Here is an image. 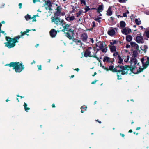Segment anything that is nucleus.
<instances>
[{"mask_svg":"<svg viewBox=\"0 0 149 149\" xmlns=\"http://www.w3.org/2000/svg\"><path fill=\"white\" fill-rule=\"evenodd\" d=\"M127 0H119V2L120 3H123L126 2Z\"/></svg>","mask_w":149,"mask_h":149,"instance_id":"nucleus-41","label":"nucleus"},{"mask_svg":"<svg viewBox=\"0 0 149 149\" xmlns=\"http://www.w3.org/2000/svg\"><path fill=\"white\" fill-rule=\"evenodd\" d=\"M90 41H91V43H93L94 42V40L93 38L91 39Z\"/></svg>","mask_w":149,"mask_h":149,"instance_id":"nucleus-54","label":"nucleus"},{"mask_svg":"<svg viewBox=\"0 0 149 149\" xmlns=\"http://www.w3.org/2000/svg\"><path fill=\"white\" fill-rule=\"evenodd\" d=\"M27 104L25 103H24V107L25 109V111L27 112V110H29L30 109V108L28 107H27Z\"/></svg>","mask_w":149,"mask_h":149,"instance_id":"nucleus-30","label":"nucleus"},{"mask_svg":"<svg viewBox=\"0 0 149 149\" xmlns=\"http://www.w3.org/2000/svg\"><path fill=\"white\" fill-rule=\"evenodd\" d=\"M80 0V1L81 2V3H83L85 5L86 4V3L85 1V0Z\"/></svg>","mask_w":149,"mask_h":149,"instance_id":"nucleus-44","label":"nucleus"},{"mask_svg":"<svg viewBox=\"0 0 149 149\" xmlns=\"http://www.w3.org/2000/svg\"><path fill=\"white\" fill-rule=\"evenodd\" d=\"M6 65H9L12 67L15 70L16 72H20L24 69V66L21 63L18 62H11L9 64H6Z\"/></svg>","mask_w":149,"mask_h":149,"instance_id":"nucleus-3","label":"nucleus"},{"mask_svg":"<svg viewBox=\"0 0 149 149\" xmlns=\"http://www.w3.org/2000/svg\"><path fill=\"white\" fill-rule=\"evenodd\" d=\"M141 27V29H143V26H141V27Z\"/></svg>","mask_w":149,"mask_h":149,"instance_id":"nucleus-64","label":"nucleus"},{"mask_svg":"<svg viewBox=\"0 0 149 149\" xmlns=\"http://www.w3.org/2000/svg\"><path fill=\"white\" fill-rule=\"evenodd\" d=\"M135 21L136 24L137 25H139L141 23V21L139 19H136Z\"/></svg>","mask_w":149,"mask_h":149,"instance_id":"nucleus-31","label":"nucleus"},{"mask_svg":"<svg viewBox=\"0 0 149 149\" xmlns=\"http://www.w3.org/2000/svg\"><path fill=\"white\" fill-rule=\"evenodd\" d=\"M111 7H109L107 11V15L108 16H111L112 15V12L111 10Z\"/></svg>","mask_w":149,"mask_h":149,"instance_id":"nucleus-20","label":"nucleus"},{"mask_svg":"<svg viewBox=\"0 0 149 149\" xmlns=\"http://www.w3.org/2000/svg\"><path fill=\"white\" fill-rule=\"evenodd\" d=\"M65 19L67 21L71 22L75 19V17L74 16L70 17V15H66L65 16Z\"/></svg>","mask_w":149,"mask_h":149,"instance_id":"nucleus-13","label":"nucleus"},{"mask_svg":"<svg viewBox=\"0 0 149 149\" xmlns=\"http://www.w3.org/2000/svg\"><path fill=\"white\" fill-rule=\"evenodd\" d=\"M126 26L125 22L123 21H122L120 22V26L121 29L124 28Z\"/></svg>","mask_w":149,"mask_h":149,"instance_id":"nucleus-21","label":"nucleus"},{"mask_svg":"<svg viewBox=\"0 0 149 149\" xmlns=\"http://www.w3.org/2000/svg\"><path fill=\"white\" fill-rule=\"evenodd\" d=\"M131 46L134 49L138 50L139 48V46L138 44L135 42H131L130 43Z\"/></svg>","mask_w":149,"mask_h":149,"instance_id":"nucleus-16","label":"nucleus"},{"mask_svg":"<svg viewBox=\"0 0 149 149\" xmlns=\"http://www.w3.org/2000/svg\"><path fill=\"white\" fill-rule=\"evenodd\" d=\"M143 49H141L143 50V51L145 52L148 49V47L147 45H145L143 47Z\"/></svg>","mask_w":149,"mask_h":149,"instance_id":"nucleus-33","label":"nucleus"},{"mask_svg":"<svg viewBox=\"0 0 149 149\" xmlns=\"http://www.w3.org/2000/svg\"><path fill=\"white\" fill-rule=\"evenodd\" d=\"M129 56H124L123 59H124V61L125 62H127L128 61L129 59Z\"/></svg>","mask_w":149,"mask_h":149,"instance_id":"nucleus-28","label":"nucleus"},{"mask_svg":"<svg viewBox=\"0 0 149 149\" xmlns=\"http://www.w3.org/2000/svg\"><path fill=\"white\" fill-rule=\"evenodd\" d=\"M81 38L82 41L86 43H88V41H90L91 39L88 37L86 33L82 34L81 36Z\"/></svg>","mask_w":149,"mask_h":149,"instance_id":"nucleus-8","label":"nucleus"},{"mask_svg":"<svg viewBox=\"0 0 149 149\" xmlns=\"http://www.w3.org/2000/svg\"><path fill=\"white\" fill-rule=\"evenodd\" d=\"M115 31L113 29H111L108 31V34L110 36H113L115 34Z\"/></svg>","mask_w":149,"mask_h":149,"instance_id":"nucleus-18","label":"nucleus"},{"mask_svg":"<svg viewBox=\"0 0 149 149\" xmlns=\"http://www.w3.org/2000/svg\"><path fill=\"white\" fill-rule=\"evenodd\" d=\"M133 54L134 55V56H136L137 54V52L136 51H134L133 52Z\"/></svg>","mask_w":149,"mask_h":149,"instance_id":"nucleus-46","label":"nucleus"},{"mask_svg":"<svg viewBox=\"0 0 149 149\" xmlns=\"http://www.w3.org/2000/svg\"><path fill=\"white\" fill-rule=\"evenodd\" d=\"M118 52H115L113 54V55L114 56H115V57L116 56H118Z\"/></svg>","mask_w":149,"mask_h":149,"instance_id":"nucleus-42","label":"nucleus"},{"mask_svg":"<svg viewBox=\"0 0 149 149\" xmlns=\"http://www.w3.org/2000/svg\"><path fill=\"white\" fill-rule=\"evenodd\" d=\"M114 68V67L113 65H110L109 67V68L107 67V68H104V69L107 71H108L109 70L112 71L113 72H117V69L115 68Z\"/></svg>","mask_w":149,"mask_h":149,"instance_id":"nucleus-15","label":"nucleus"},{"mask_svg":"<svg viewBox=\"0 0 149 149\" xmlns=\"http://www.w3.org/2000/svg\"><path fill=\"white\" fill-rule=\"evenodd\" d=\"M25 18L26 20L27 21L29 19H31V16L27 14V15L25 16Z\"/></svg>","mask_w":149,"mask_h":149,"instance_id":"nucleus-29","label":"nucleus"},{"mask_svg":"<svg viewBox=\"0 0 149 149\" xmlns=\"http://www.w3.org/2000/svg\"><path fill=\"white\" fill-rule=\"evenodd\" d=\"M123 16L124 17H126L127 16V15L126 13H124L123 14Z\"/></svg>","mask_w":149,"mask_h":149,"instance_id":"nucleus-53","label":"nucleus"},{"mask_svg":"<svg viewBox=\"0 0 149 149\" xmlns=\"http://www.w3.org/2000/svg\"><path fill=\"white\" fill-rule=\"evenodd\" d=\"M52 22H54L55 24L57 25L61 24L62 23L64 22L63 20H60V19L57 17H53L51 18Z\"/></svg>","mask_w":149,"mask_h":149,"instance_id":"nucleus-7","label":"nucleus"},{"mask_svg":"<svg viewBox=\"0 0 149 149\" xmlns=\"http://www.w3.org/2000/svg\"><path fill=\"white\" fill-rule=\"evenodd\" d=\"M22 4L21 3L19 4V8L21 9L22 8Z\"/></svg>","mask_w":149,"mask_h":149,"instance_id":"nucleus-48","label":"nucleus"},{"mask_svg":"<svg viewBox=\"0 0 149 149\" xmlns=\"http://www.w3.org/2000/svg\"><path fill=\"white\" fill-rule=\"evenodd\" d=\"M76 44L79 45L80 47L83 48L84 47V44L80 40H78L76 41Z\"/></svg>","mask_w":149,"mask_h":149,"instance_id":"nucleus-19","label":"nucleus"},{"mask_svg":"<svg viewBox=\"0 0 149 149\" xmlns=\"http://www.w3.org/2000/svg\"><path fill=\"white\" fill-rule=\"evenodd\" d=\"M125 13H126V14H127V13H129V12L128 10H127V11H126V12Z\"/></svg>","mask_w":149,"mask_h":149,"instance_id":"nucleus-61","label":"nucleus"},{"mask_svg":"<svg viewBox=\"0 0 149 149\" xmlns=\"http://www.w3.org/2000/svg\"><path fill=\"white\" fill-rule=\"evenodd\" d=\"M36 17H35V16H34V15L33 16V17H31V19H33V22L36 21Z\"/></svg>","mask_w":149,"mask_h":149,"instance_id":"nucleus-38","label":"nucleus"},{"mask_svg":"<svg viewBox=\"0 0 149 149\" xmlns=\"http://www.w3.org/2000/svg\"><path fill=\"white\" fill-rule=\"evenodd\" d=\"M35 62L34 61H33V62L32 63H31V64H32L33 63H35Z\"/></svg>","mask_w":149,"mask_h":149,"instance_id":"nucleus-58","label":"nucleus"},{"mask_svg":"<svg viewBox=\"0 0 149 149\" xmlns=\"http://www.w3.org/2000/svg\"><path fill=\"white\" fill-rule=\"evenodd\" d=\"M87 108V107L86 106H82L81 107V113H83L84 112L82 110H86Z\"/></svg>","mask_w":149,"mask_h":149,"instance_id":"nucleus-32","label":"nucleus"},{"mask_svg":"<svg viewBox=\"0 0 149 149\" xmlns=\"http://www.w3.org/2000/svg\"><path fill=\"white\" fill-rule=\"evenodd\" d=\"M143 68L141 66L139 67V69L137 70V73H138L142 72L143 70L146 68L149 65V57L146 56L143 57L141 59Z\"/></svg>","mask_w":149,"mask_h":149,"instance_id":"nucleus-4","label":"nucleus"},{"mask_svg":"<svg viewBox=\"0 0 149 149\" xmlns=\"http://www.w3.org/2000/svg\"><path fill=\"white\" fill-rule=\"evenodd\" d=\"M140 129V127H137L136 128V130H139Z\"/></svg>","mask_w":149,"mask_h":149,"instance_id":"nucleus-59","label":"nucleus"},{"mask_svg":"<svg viewBox=\"0 0 149 149\" xmlns=\"http://www.w3.org/2000/svg\"><path fill=\"white\" fill-rule=\"evenodd\" d=\"M53 4L49 0H47L45 1V5L46 8L50 10H52V7Z\"/></svg>","mask_w":149,"mask_h":149,"instance_id":"nucleus-9","label":"nucleus"},{"mask_svg":"<svg viewBox=\"0 0 149 149\" xmlns=\"http://www.w3.org/2000/svg\"><path fill=\"white\" fill-rule=\"evenodd\" d=\"M38 69L40 70H41V65H40L39 66L38 65Z\"/></svg>","mask_w":149,"mask_h":149,"instance_id":"nucleus-49","label":"nucleus"},{"mask_svg":"<svg viewBox=\"0 0 149 149\" xmlns=\"http://www.w3.org/2000/svg\"><path fill=\"white\" fill-rule=\"evenodd\" d=\"M126 40L128 42H130L132 40V36L130 35H127L126 36Z\"/></svg>","mask_w":149,"mask_h":149,"instance_id":"nucleus-24","label":"nucleus"},{"mask_svg":"<svg viewBox=\"0 0 149 149\" xmlns=\"http://www.w3.org/2000/svg\"><path fill=\"white\" fill-rule=\"evenodd\" d=\"M61 15L62 16H64V15H65V13L64 12H63L61 13Z\"/></svg>","mask_w":149,"mask_h":149,"instance_id":"nucleus-51","label":"nucleus"},{"mask_svg":"<svg viewBox=\"0 0 149 149\" xmlns=\"http://www.w3.org/2000/svg\"><path fill=\"white\" fill-rule=\"evenodd\" d=\"M130 47V45L128 44H127L126 45V47L127 48H129Z\"/></svg>","mask_w":149,"mask_h":149,"instance_id":"nucleus-52","label":"nucleus"},{"mask_svg":"<svg viewBox=\"0 0 149 149\" xmlns=\"http://www.w3.org/2000/svg\"><path fill=\"white\" fill-rule=\"evenodd\" d=\"M130 67L127 66H120V69L118 71V73H117V75L118 76V79H121V78L120 77L121 73L122 74H124L127 73L128 71L129 70Z\"/></svg>","mask_w":149,"mask_h":149,"instance_id":"nucleus-5","label":"nucleus"},{"mask_svg":"<svg viewBox=\"0 0 149 149\" xmlns=\"http://www.w3.org/2000/svg\"><path fill=\"white\" fill-rule=\"evenodd\" d=\"M52 106L53 107H55V105L54 104H53L52 105Z\"/></svg>","mask_w":149,"mask_h":149,"instance_id":"nucleus-57","label":"nucleus"},{"mask_svg":"<svg viewBox=\"0 0 149 149\" xmlns=\"http://www.w3.org/2000/svg\"><path fill=\"white\" fill-rule=\"evenodd\" d=\"M132 132V130H130L129 131V132H130V133H131V132Z\"/></svg>","mask_w":149,"mask_h":149,"instance_id":"nucleus-62","label":"nucleus"},{"mask_svg":"<svg viewBox=\"0 0 149 149\" xmlns=\"http://www.w3.org/2000/svg\"><path fill=\"white\" fill-rule=\"evenodd\" d=\"M130 60L132 63H134V64H136L137 63V60L135 58H131Z\"/></svg>","mask_w":149,"mask_h":149,"instance_id":"nucleus-25","label":"nucleus"},{"mask_svg":"<svg viewBox=\"0 0 149 149\" xmlns=\"http://www.w3.org/2000/svg\"><path fill=\"white\" fill-rule=\"evenodd\" d=\"M66 36L70 39H71L72 38V36L68 33H66Z\"/></svg>","mask_w":149,"mask_h":149,"instance_id":"nucleus-35","label":"nucleus"},{"mask_svg":"<svg viewBox=\"0 0 149 149\" xmlns=\"http://www.w3.org/2000/svg\"><path fill=\"white\" fill-rule=\"evenodd\" d=\"M62 9V8L61 6H59L57 7L56 12L54 14L55 16H58L60 15Z\"/></svg>","mask_w":149,"mask_h":149,"instance_id":"nucleus-12","label":"nucleus"},{"mask_svg":"<svg viewBox=\"0 0 149 149\" xmlns=\"http://www.w3.org/2000/svg\"><path fill=\"white\" fill-rule=\"evenodd\" d=\"M101 50H102V52L104 53H106L107 52V47H105V48L104 47L102 48V49H101Z\"/></svg>","mask_w":149,"mask_h":149,"instance_id":"nucleus-36","label":"nucleus"},{"mask_svg":"<svg viewBox=\"0 0 149 149\" xmlns=\"http://www.w3.org/2000/svg\"><path fill=\"white\" fill-rule=\"evenodd\" d=\"M98 47L100 48V50L102 49V48L104 47L103 43L102 42H99L98 43Z\"/></svg>","mask_w":149,"mask_h":149,"instance_id":"nucleus-23","label":"nucleus"},{"mask_svg":"<svg viewBox=\"0 0 149 149\" xmlns=\"http://www.w3.org/2000/svg\"><path fill=\"white\" fill-rule=\"evenodd\" d=\"M146 36L147 37L149 38V31H148L146 32Z\"/></svg>","mask_w":149,"mask_h":149,"instance_id":"nucleus-40","label":"nucleus"},{"mask_svg":"<svg viewBox=\"0 0 149 149\" xmlns=\"http://www.w3.org/2000/svg\"><path fill=\"white\" fill-rule=\"evenodd\" d=\"M38 1V0H33V2L34 3H36V2H37Z\"/></svg>","mask_w":149,"mask_h":149,"instance_id":"nucleus-50","label":"nucleus"},{"mask_svg":"<svg viewBox=\"0 0 149 149\" xmlns=\"http://www.w3.org/2000/svg\"><path fill=\"white\" fill-rule=\"evenodd\" d=\"M34 16H35V17H38L39 16H38V14H37V15H34Z\"/></svg>","mask_w":149,"mask_h":149,"instance_id":"nucleus-63","label":"nucleus"},{"mask_svg":"<svg viewBox=\"0 0 149 149\" xmlns=\"http://www.w3.org/2000/svg\"><path fill=\"white\" fill-rule=\"evenodd\" d=\"M136 41L139 44L143 43L144 42L143 37L141 36H138L136 38Z\"/></svg>","mask_w":149,"mask_h":149,"instance_id":"nucleus-11","label":"nucleus"},{"mask_svg":"<svg viewBox=\"0 0 149 149\" xmlns=\"http://www.w3.org/2000/svg\"><path fill=\"white\" fill-rule=\"evenodd\" d=\"M95 47L92 48L91 47H89L86 50L84 54V56L85 57H93L96 58L97 60L100 61L99 58L97 56L96 54L98 51V49L96 50Z\"/></svg>","mask_w":149,"mask_h":149,"instance_id":"nucleus-2","label":"nucleus"},{"mask_svg":"<svg viewBox=\"0 0 149 149\" xmlns=\"http://www.w3.org/2000/svg\"><path fill=\"white\" fill-rule=\"evenodd\" d=\"M90 10V8H89V7L88 6L86 8H85V13H86L88 11Z\"/></svg>","mask_w":149,"mask_h":149,"instance_id":"nucleus-43","label":"nucleus"},{"mask_svg":"<svg viewBox=\"0 0 149 149\" xmlns=\"http://www.w3.org/2000/svg\"><path fill=\"white\" fill-rule=\"evenodd\" d=\"M130 31V29L125 27L121 30V32L123 34L127 35L129 33Z\"/></svg>","mask_w":149,"mask_h":149,"instance_id":"nucleus-14","label":"nucleus"},{"mask_svg":"<svg viewBox=\"0 0 149 149\" xmlns=\"http://www.w3.org/2000/svg\"><path fill=\"white\" fill-rule=\"evenodd\" d=\"M61 25L63 28L62 30L63 32H64L65 31L71 32H72V29L70 28L71 24H66V22L64 21L61 24Z\"/></svg>","mask_w":149,"mask_h":149,"instance_id":"nucleus-6","label":"nucleus"},{"mask_svg":"<svg viewBox=\"0 0 149 149\" xmlns=\"http://www.w3.org/2000/svg\"><path fill=\"white\" fill-rule=\"evenodd\" d=\"M147 15H149V11L148 10H146L144 12Z\"/></svg>","mask_w":149,"mask_h":149,"instance_id":"nucleus-47","label":"nucleus"},{"mask_svg":"<svg viewBox=\"0 0 149 149\" xmlns=\"http://www.w3.org/2000/svg\"><path fill=\"white\" fill-rule=\"evenodd\" d=\"M101 19V17H98L97 18H96L95 19V21H97L98 22L100 23L101 22V21L100 20V19Z\"/></svg>","mask_w":149,"mask_h":149,"instance_id":"nucleus-39","label":"nucleus"},{"mask_svg":"<svg viewBox=\"0 0 149 149\" xmlns=\"http://www.w3.org/2000/svg\"><path fill=\"white\" fill-rule=\"evenodd\" d=\"M74 70L77 71H78L79 70V69L78 68H76V69H75Z\"/></svg>","mask_w":149,"mask_h":149,"instance_id":"nucleus-56","label":"nucleus"},{"mask_svg":"<svg viewBox=\"0 0 149 149\" xmlns=\"http://www.w3.org/2000/svg\"><path fill=\"white\" fill-rule=\"evenodd\" d=\"M97 10L98 12H102L103 10V5L102 4L98 6Z\"/></svg>","mask_w":149,"mask_h":149,"instance_id":"nucleus-22","label":"nucleus"},{"mask_svg":"<svg viewBox=\"0 0 149 149\" xmlns=\"http://www.w3.org/2000/svg\"><path fill=\"white\" fill-rule=\"evenodd\" d=\"M110 50L111 52H113L116 51V47L114 46H110Z\"/></svg>","mask_w":149,"mask_h":149,"instance_id":"nucleus-27","label":"nucleus"},{"mask_svg":"<svg viewBox=\"0 0 149 149\" xmlns=\"http://www.w3.org/2000/svg\"><path fill=\"white\" fill-rule=\"evenodd\" d=\"M96 81H93V82H91V84H95V82H96Z\"/></svg>","mask_w":149,"mask_h":149,"instance_id":"nucleus-55","label":"nucleus"},{"mask_svg":"<svg viewBox=\"0 0 149 149\" xmlns=\"http://www.w3.org/2000/svg\"><path fill=\"white\" fill-rule=\"evenodd\" d=\"M4 5H5V4H3V6H1V8H3L4 7Z\"/></svg>","mask_w":149,"mask_h":149,"instance_id":"nucleus-60","label":"nucleus"},{"mask_svg":"<svg viewBox=\"0 0 149 149\" xmlns=\"http://www.w3.org/2000/svg\"><path fill=\"white\" fill-rule=\"evenodd\" d=\"M114 61V59L113 58H110L107 56H105L104 57L103 61L104 62H108L111 63H112Z\"/></svg>","mask_w":149,"mask_h":149,"instance_id":"nucleus-10","label":"nucleus"},{"mask_svg":"<svg viewBox=\"0 0 149 149\" xmlns=\"http://www.w3.org/2000/svg\"><path fill=\"white\" fill-rule=\"evenodd\" d=\"M49 33L51 36L52 38L54 37L57 34L56 31L54 29H52Z\"/></svg>","mask_w":149,"mask_h":149,"instance_id":"nucleus-17","label":"nucleus"},{"mask_svg":"<svg viewBox=\"0 0 149 149\" xmlns=\"http://www.w3.org/2000/svg\"><path fill=\"white\" fill-rule=\"evenodd\" d=\"M118 63L119 64H121L123 62V59H122L120 55H118Z\"/></svg>","mask_w":149,"mask_h":149,"instance_id":"nucleus-26","label":"nucleus"},{"mask_svg":"<svg viewBox=\"0 0 149 149\" xmlns=\"http://www.w3.org/2000/svg\"><path fill=\"white\" fill-rule=\"evenodd\" d=\"M92 26L93 27H94L95 26V22L94 21H93L92 23Z\"/></svg>","mask_w":149,"mask_h":149,"instance_id":"nucleus-45","label":"nucleus"},{"mask_svg":"<svg viewBox=\"0 0 149 149\" xmlns=\"http://www.w3.org/2000/svg\"><path fill=\"white\" fill-rule=\"evenodd\" d=\"M110 43L111 45H113L116 43V40H112L110 41Z\"/></svg>","mask_w":149,"mask_h":149,"instance_id":"nucleus-37","label":"nucleus"},{"mask_svg":"<svg viewBox=\"0 0 149 149\" xmlns=\"http://www.w3.org/2000/svg\"><path fill=\"white\" fill-rule=\"evenodd\" d=\"M30 31V30L27 29L26 31L23 33L21 31V35L20 36L19 35L15 37L13 39L10 37L6 36V40L8 42L5 43V46L9 48L13 47L15 45V43L18 42L17 40L20 38V36H22L26 34L27 33H28Z\"/></svg>","mask_w":149,"mask_h":149,"instance_id":"nucleus-1","label":"nucleus"},{"mask_svg":"<svg viewBox=\"0 0 149 149\" xmlns=\"http://www.w3.org/2000/svg\"><path fill=\"white\" fill-rule=\"evenodd\" d=\"M82 10L79 11L78 13H76V16L77 17H79L81 13H82Z\"/></svg>","mask_w":149,"mask_h":149,"instance_id":"nucleus-34","label":"nucleus"}]
</instances>
